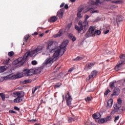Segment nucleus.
<instances>
[{
	"instance_id": "nucleus-60",
	"label": "nucleus",
	"mask_w": 125,
	"mask_h": 125,
	"mask_svg": "<svg viewBox=\"0 0 125 125\" xmlns=\"http://www.w3.org/2000/svg\"><path fill=\"white\" fill-rule=\"evenodd\" d=\"M71 2H75V1H76V0H70Z\"/></svg>"
},
{
	"instance_id": "nucleus-62",
	"label": "nucleus",
	"mask_w": 125,
	"mask_h": 125,
	"mask_svg": "<svg viewBox=\"0 0 125 125\" xmlns=\"http://www.w3.org/2000/svg\"><path fill=\"white\" fill-rule=\"evenodd\" d=\"M109 118H111V116H108L107 118H106V119H107V120H108V119H109Z\"/></svg>"
},
{
	"instance_id": "nucleus-45",
	"label": "nucleus",
	"mask_w": 125,
	"mask_h": 125,
	"mask_svg": "<svg viewBox=\"0 0 125 125\" xmlns=\"http://www.w3.org/2000/svg\"><path fill=\"white\" fill-rule=\"evenodd\" d=\"M9 113L12 114H16L17 112L16 111H14L13 110H10L9 111Z\"/></svg>"
},
{
	"instance_id": "nucleus-10",
	"label": "nucleus",
	"mask_w": 125,
	"mask_h": 125,
	"mask_svg": "<svg viewBox=\"0 0 125 125\" xmlns=\"http://www.w3.org/2000/svg\"><path fill=\"white\" fill-rule=\"evenodd\" d=\"M55 61V60L52 58H47L44 62L43 63V66H45L46 67H49Z\"/></svg>"
},
{
	"instance_id": "nucleus-57",
	"label": "nucleus",
	"mask_w": 125,
	"mask_h": 125,
	"mask_svg": "<svg viewBox=\"0 0 125 125\" xmlns=\"http://www.w3.org/2000/svg\"><path fill=\"white\" fill-rule=\"evenodd\" d=\"M65 5V3L62 2L60 6V7H63Z\"/></svg>"
},
{
	"instance_id": "nucleus-38",
	"label": "nucleus",
	"mask_w": 125,
	"mask_h": 125,
	"mask_svg": "<svg viewBox=\"0 0 125 125\" xmlns=\"http://www.w3.org/2000/svg\"><path fill=\"white\" fill-rule=\"evenodd\" d=\"M77 17L79 19H81V18H83V15H82V13H77Z\"/></svg>"
},
{
	"instance_id": "nucleus-22",
	"label": "nucleus",
	"mask_w": 125,
	"mask_h": 125,
	"mask_svg": "<svg viewBox=\"0 0 125 125\" xmlns=\"http://www.w3.org/2000/svg\"><path fill=\"white\" fill-rule=\"evenodd\" d=\"M23 76L21 73L17 74V75H14L13 76V78L14 80H16V79H21V78H22Z\"/></svg>"
},
{
	"instance_id": "nucleus-36",
	"label": "nucleus",
	"mask_w": 125,
	"mask_h": 125,
	"mask_svg": "<svg viewBox=\"0 0 125 125\" xmlns=\"http://www.w3.org/2000/svg\"><path fill=\"white\" fill-rule=\"evenodd\" d=\"M104 1H105V0H96V3H99L100 4H101V3Z\"/></svg>"
},
{
	"instance_id": "nucleus-51",
	"label": "nucleus",
	"mask_w": 125,
	"mask_h": 125,
	"mask_svg": "<svg viewBox=\"0 0 125 125\" xmlns=\"http://www.w3.org/2000/svg\"><path fill=\"white\" fill-rule=\"evenodd\" d=\"M75 70V68L74 67H71L68 70V72H73Z\"/></svg>"
},
{
	"instance_id": "nucleus-9",
	"label": "nucleus",
	"mask_w": 125,
	"mask_h": 125,
	"mask_svg": "<svg viewBox=\"0 0 125 125\" xmlns=\"http://www.w3.org/2000/svg\"><path fill=\"white\" fill-rule=\"evenodd\" d=\"M94 33V28L93 26H91L88 31L85 34V37L86 39L88 38H91V37H95V35L93 34Z\"/></svg>"
},
{
	"instance_id": "nucleus-15",
	"label": "nucleus",
	"mask_w": 125,
	"mask_h": 125,
	"mask_svg": "<svg viewBox=\"0 0 125 125\" xmlns=\"http://www.w3.org/2000/svg\"><path fill=\"white\" fill-rule=\"evenodd\" d=\"M97 74H98V72L96 70H93L91 72V74L89 75V79H93V78H95L96 76H97Z\"/></svg>"
},
{
	"instance_id": "nucleus-6",
	"label": "nucleus",
	"mask_w": 125,
	"mask_h": 125,
	"mask_svg": "<svg viewBox=\"0 0 125 125\" xmlns=\"http://www.w3.org/2000/svg\"><path fill=\"white\" fill-rule=\"evenodd\" d=\"M113 109L111 112V115H114V114H116V113H118V114H122L123 112H124V109L121 108H122V105L117 103H116L113 105Z\"/></svg>"
},
{
	"instance_id": "nucleus-37",
	"label": "nucleus",
	"mask_w": 125,
	"mask_h": 125,
	"mask_svg": "<svg viewBox=\"0 0 125 125\" xmlns=\"http://www.w3.org/2000/svg\"><path fill=\"white\" fill-rule=\"evenodd\" d=\"M8 55L10 57H12V56H13V55H14V52H13V51L9 52L8 53Z\"/></svg>"
},
{
	"instance_id": "nucleus-44",
	"label": "nucleus",
	"mask_w": 125,
	"mask_h": 125,
	"mask_svg": "<svg viewBox=\"0 0 125 125\" xmlns=\"http://www.w3.org/2000/svg\"><path fill=\"white\" fill-rule=\"evenodd\" d=\"M110 89H107L106 90V91L104 92V95H108V93H109V92H110Z\"/></svg>"
},
{
	"instance_id": "nucleus-20",
	"label": "nucleus",
	"mask_w": 125,
	"mask_h": 125,
	"mask_svg": "<svg viewBox=\"0 0 125 125\" xmlns=\"http://www.w3.org/2000/svg\"><path fill=\"white\" fill-rule=\"evenodd\" d=\"M85 58L84 56H78L77 58L73 59L75 61H81Z\"/></svg>"
},
{
	"instance_id": "nucleus-47",
	"label": "nucleus",
	"mask_w": 125,
	"mask_h": 125,
	"mask_svg": "<svg viewBox=\"0 0 125 125\" xmlns=\"http://www.w3.org/2000/svg\"><path fill=\"white\" fill-rule=\"evenodd\" d=\"M88 18H89V16H88V15H85L84 21H87V19H88Z\"/></svg>"
},
{
	"instance_id": "nucleus-7",
	"label": "nucleus",
	"mask_w": 125,
	"mask_h": 125,
	"mask_svg": "<svg viewBox=\"0 0 125 125\" xmlns=\"http://www.w3.org/2000/svg\"><path fill=\"white\" fill-rule=\"evenodd\" d=\"M120 61L117 63V65L115 67V69L116 71H118L120 69V67L122 65V64H125V54H122L120 56Z\"/></svg>"
},
{
	"instance_id": "nucleus-27",
	"label": "nucleus",
	"mask_w": 125,
	"mask_h": 125,
	"mask_svg": "<svg viewBox=\"0 0 125 125\" xmlns=\"http://www.w3.org/2000/svg\"><path fill=\"white\" fill-rule=\"evenodd\" d=\"M0 96L1 97V99L3 101L5 100V94L3 93H0Z\"/></svg>"
},
{
	"instance_id": "nucleus-31",
	"label": "nucleus",
	"mask_w": 125,
	"mask_h": 125,
	"mask_svg": "<svg viewBox=\"0 0 125 125\" xmlns=\"http://www.w3.org/2000/svg\"><path fill=\"white\" fill-rule=\"evenodd\" d=\"M29 38H30V35H27L24 37L23 41L24 42H27L28 40H29Z\"/></svg>"
},
{
	"instance_id": "nucleus-48",
	"label": "nucleus",
	"mask_w": 125,
	"mask_h": 125,
	"mask_svg": "<svg viewBox=\"0 0 125 125\" xmlns=\"http://www.w3.org/2000/svg\"><path fill=\"white\" fill-rule=\"evenodd\" d=\"M120 119V116H118L115 117L114 122L116 123Z\"/></svg>"
},
{
	"instance_id": "nucleus-30",
	"label": "nucleus",
	"mask_w": 125,
	"mask_h": 125,
	"mask_svg": "<svg viewBox=\"0 0 125 125\" xmlns=\"http://www.w3.org/2000/svg\"><path fill=\"white\" fill-rule=\"evenodd\" d=\"M72 122H76V119L72 117L69 118L68 123H72Z\"/></svg>"
},
{
	"instance_id": "nucleus-8",
	"label": "nucleus",
	"mask_w": 125,
	"mask_h": 125,
	"mask_svg": "<svg viewBox=\"0 0 125 125\" xmlns=\"http://www.w3.org/2000/svg\"><path fill=\"white\" fill-rule=\"evenodd\" d=\"M69 42H70V41H69L68 40H66L63 41L60 46V48L61 49V51L62 52V55H63V54L65 53V51L67 50V48L66 47H67V45L69 44Z\"/></svg>"
},
{
	"instance_id": "nucleus-61",
	"label": "nucleus",
	"mask_w": 125,
	"mask_h": 125,
	"mask_svg": "<svg viewBox=\"0 0 125 125\" xmlns=\"http://www.w3.org/2000/svg\"><path fill=\"white\" fill-rule=\"evenodd\" d=\"M91 79H89V75L88 76V77H87L86 80L88 81H89V80H90Z\"/></svg>"
},
{
	"instance_id": "nucleus-5",
	"label": "nucleus",
	"mask_w": 125,
	"mask_h": 125,
	"mask_svg": "<svg viewBox=\"0 0 125 125\" xmlns=\"http://www.w3.org/2000/svg\"><path fill=\"white\" fill-rule=\"evenodd\" d=\"M41 69H36L35 71L33 69H25L23 71V73L26 77H31L34 74H41Z\"/></svg>"
},
{
	"instance_id": "nucleus-17",
	"label": "nucleus",
	"mask_w": 125,
	"mask_h": 125,
	"mask_svg": "<svg viewBox=\"0 0 125 125\" xmlns=\"http://www.w3.org/2000/svg\"><path fill=\"white\" fill-rule=\"evenodd\" d=\"M124 21V17L122 16H119L116 18V22L118 25L121 23V22H123Z\"/></svg>"
},
{
	"instance_id": "nucleus-35",
	"label": "nucleus",
	"mask_w": 125,
	"mask_h": 125,
	"mask_svg": "<svg viewBox=\"0 0 125 125\" xmlns=\"http://www.w3.org/2000/svg\"><path fill=\"white\" fill-rule=\"evenodd\" d=\"M91 13H99V11L98 10H92L90 12Z\"/></svg>"
},
{
	"instance_id": "nucleus-23",
	"label": "nucleus",
	"mask_w": 125,
	"mask_h": 125,
	"mask_svg": "<svg viewBox=\"0 0 125 125\" xmlns=\"http://www.w3.org/2000/svg\"><path fill=\"white\" fill-rule=\"evenodd\" d=\"M106 122H108V120L106 118H101L98 121L99 124H104Z\"/></svg>"
},
{
	"instance_id": "nucleus-54",
	"label": "nucleus",
	"mask_w": 125,
	"mask_h": 125,
	"mask_svg": "<svg viewBox=\"0 0 125 125\" xmlns=\"http://www.w3.org/2000/svg\"><path fill=\"white\" fill-rule=\"evenodd\" d=\"M89 64H90L92 67L95 65V62H89Z\"/></svg>"
},
{
	"instance_id": "nucleus-33",
	"label": "nucleus",
	"mask_w": 125,
	"mask_h": 125,
	"mask_svg": "<svg viewBox=\"0 0 125 125\" xmlns=\"http://www.w3.org/2000/svg\"><path fill=\"white\" fill-rule=\"evenodd\" d=\"M95 35H96V36H100V35H101V31L99 30H96L95 31Z\"/></svg>"
},
{
	"instance_id": "nucleus-11",
	"label": "nucleus",
	"mask_w": 125,
	"mask_h": 125,
	"mask_svg": "<svg viewBox=\"0 0 125 125\" xmlns=\"http://www.w3.org/2000/svg\"><path fill=\"white\" fill-rule=\"evenodd\" d=\"M67 95L68 96V97L66 98V105L68 106V107H71V106H72V100H73V99L70 94V92L68 91Z\"/></svg>"
},
{
	"instance_id": "nucleus-18",
	"label": "nucleus",
	"mask_w": 125,
	"mask_h": 125,
	"mask_svg": "<svg viewBox=\"0 0 125 125\" xmlns=\"http://www.w3.org/2000/svg\"><path fill=\"white\" fill-rule=\"evenodd\" d=\"M68 37L69 39H70V40L72 41L73 42H76V41L77 40V38L75 36H74L73 34L70 33L68 34Z\"/></svg>"
},
{
	"instance_id": "nucleus-52",
	"label": "nucleus",
	"mask_w": 125,
	"mask_h": 125,
	"mask_svg": "<svg viewBox=\"0 0 125 125\" xmlns=\"http://www.w3.org/2000/svg\"><path fill=\"white\" fill-rule=\"evenodd\" d=\"M29 122H30L31 123H34L35 122H37V120H36V119H32V120H29Z\"/></svg>"
},
{
	"instance_id": "nucleus-26",
	"label": "nucleus",
	"mask_w": 125,
	"mask_h": 125,
	"mask_svg": "<svg viewBox=\"0 0 125 125\" xmlns=\"http://www.w3.org/2000/svg\"><path fill=\"white\" fill-rule=\"evenodd\" d=\"M6 70V68L4 66H0V73H3Z\"/></svg>"
},
{
	"instance_id": "nucleus-19",
	"label": "nucleus",
	"mask_w": 125,
	"mask_h": 125,
	"mask_svg": "<svg viewBox=\"0 0 125 125\" xmlns=\"http://www.w3.org/2000/svg\"><path fill=\"white\" fill-rule=\"evenodd\" d=\"M58 19V18L57 17L53 16L48 20V22H50V23H53L55 22V21H57Z\"/></svg>"
},
{
	"instance_id": "nucleus-53",
	"label": "nucleus",
	"mask_w": 125,
	"mask_h": 125,
	"mask_svg": "<svg viewBox=\"0 0 125 125\" xmlns=\"http://www.w3.org/2000/svg\"><path fill=\"white\" fill-rule=\"evenodd\" d=\"M42 87V85H39V86H35V88H36V89H40V88Z\"/></svg>"
},
{
	"instance_id": "nucleus-40",
	"label": "nucleus",
	"mask_w": 125,
	"mask_h": 125,
	"mask_svg": "<svg viewBox=\"0 0 125 125\" xmlns=\"http://www.w3.org/2000/svg\"><path fill=\"white\" fill-rule=\"evenodd\" d=\"M60 86H61V83H58L55 85L56 88H59Z\"/></svg>"
},
{
	"instance_id": "nucleus-32",
	"label": "nucleus",
	"mask_w": 125,
	"mask_h": 125,
	"mask_svg": "<svg viewBox=\"0 0 125 125\" xmlns=\"http://www.w3.org/2000/svg\"><path fill=\"white\" fill-rule=\"evenodd\" d=\"M32 83V80H25L23 82V84H25L26 83Z\"/></svg>"
},
{
	"instance_id": "nucleus-50",
	"label": "nucleus",
	"mask_w": 125,
	"mask_h": 125,
	"mask_svg": "<svg viewBox=\"0 0 125 125\" xmlns=\"http://www.w3.org/2000/svg\"><path fill=\"white\" fill-rule=\"evenodd\" d=\"M14 108L15 110H16L17 111H20V108L18 106H15Z\"/></svg>"
},
{
	"instance_id": "nucleus-2",
	"label": "nucleus",
	"mask_w": 125,
	"mask_h": 125,
	"mask_svg": "<svg viewBox=\"0 0 125 125\" xmlns=\"http://www.w3.org/2000/svg\"><path fill=\"white\" fill-rule=\"evenodd\" d=\"M55 43H57L55 41L53 40L49 41L47 43V46L46 47V50L49 51L50 53H53V57L55 60H57V58H58V56L59 55H62V53H63L62 51H61V49H59L58 46H54Z\"/></svg>"
},
{
	"instance_id": "nucleus-34",
	"label": "nucleus",
	"mask_w": 125,
	"mask_h": 125,
	"mask_svg": "<svg viewBox=\"0 0 125 125\" xmlns=\"http://www.w3.org/2000/svg\"><path fill=\"white\" fill-rule=\"evenodd\" d=\"M117 104H119L122 106V103H123V100H121V98H119L117 100Z\"/></svg>"
},
{
	"instance_id": "nucleus-43",
	"label": "nucleus",
	"mask_w": 125,
	"mask_h": 125,
	"mask_svg": "<svg viewBox=\"0 0 125 125\" xmlns=\"http://www.w3.org/2000/svg\"><path fill=\"white\" fill-rule=\"evenodd\" d=\"M37 90V88L35 87H33L32 88V94H35V92H36V91Z\"/></svg>"
},
{
	"instance_id": "nucleus-12",
	"label": "nucleus",
	"mask_w": 125,
	"mask_h": 125,
	"mask_svg": "<svg viewBox=\"0 0 125 125\" xmlns=\"http://www.w3.org/2000/svg\"><path fill=\"white\" fill-rule=\"evenodd\" d=\"M64 11H65V9L62 8L57 12V16L60 18V19L63 18V15H64Z\"/></svg>"
},
{
	"instance_id": "nucleus-14",
	"label": "nucleus",
	"mask_w": 125,
	"mask_h": 125,
	"mask_svg": "<svg viewBox=\"0 0 125 125\" xmlns=\"http://www.w3.org/2000/svg\"><path fill=\"white\" fill-rule=\"evenodd\" d=\"M113 99H110L107 102L106 108L107 109H111L112 108V105H113Z\"/></svg>"
},
{
	"instance_id": "nucleus-21",
	"label": "nucleus",
	"mask_w": 125,
	"mask_h": 125,
	"mask_svg": "<svg viewBox=\"0 0 125 125\" xmlns=\"http://www.w3.org/2000/svg\"><path fill=\"white\" fill-rule=\"evenodd\" d=\"M117 83V81L114 80L109 83V86L111 89H113L115 87V83Z\"/></svg>"
},
{
	"instance_id": "nucleus-56",
	"label": "nucleus",
	"mask_w": 125,
	"mask_h": 125,
	"mask_svg": "<svg viewBox=\"0 0 125 125\" xmlns=\"http://www.w3.org/2000/svg\"><path fill=\"white\" fill-rule=\"evenodd\" d=\"M109 32H110V30H106V31H105L104 32V35H107V34H108V33H109Z\"/></svg>"
},
{
	"instance_id": "nucleus-58",
	"label": "nucleus",
	"mask_w": 125,
	"mask_h": 125,
	"mask_svg": "<svg viewBox=\"0 0 125 125\" xmlns=\"http://www.w3.org/2000/svg\"><path fill=\"white\" fill-rule=\"evenodd\" d=\"M72 26V23H69L67 25V27L70 29L71 28V26Z\"/></svg>"
},
{
	"instance_id": "nucleus-16",
	"label": "nucleus",
	"mask_w": 125,
	"mask_h": 125,
	"mask_svg": "<svg viewBox=\"0 0 125 125\" xmlns=\"http://www.w3.org/2000/svg\"><path fill=\"white\" fill-rule=\"evenodd\" d=\"M93 119L94 120H98V119H100L101 118V114L100 112H97L92 115Z\"/></svg>"
},
{
	"instance_id": "nucleus-63",
	"label": "nucleus",
	"mask_w": 125,
	"mask_h": 125,
	"mask_svg": "<svg viewBox=\"0 0 125 125\" xmlns=\"http://www.w3.org/2000/svg\"><path fill=\"white\" fill-rule=\"evenodd\" d=\"M34 125H41L40 124L35 123Z\"/></svg>"
},
{
	"instance_id": "nucleus-42",
	"label": "nucleus",
	"mask_w": 125,
	"mask_h": 125,
	"mask_svg": "<svg viewBox=\"0 0 125 125\" xmlns=\"http://www.w3.org/2000/svg\"><path fill=\"white\" fill-rule=\"evenodd\" d=\"M116 7H117V6H116L115 5H111L110 6V9L113 10V9H115V8H116Z\"/></svg>"
},
{
	"instance_id": "nucleus-46",
	"label": "nucleus",
	"mask_w": 125,
	"mask_h": 125,
	"mask_svg": "<svg viewBox=\"0 0 125 125\" xmlns=\"http://www.w3.org/2000/svg\"><path fill=\"white\" fill-rule=\"evenodd\" d=\"M32 65H37V64H38V62H37V61H33L32 62Z\"/></svg>"
},
{
	"instance_id": "nucleus-49",
	"label": "nucleus",
	"mask_w": 125,
	"mask_h": 125,
	"mask_svg": "<svg viewBox=\"0 0 125 125\" xmlns=\"http://www.w3.org/2000/svg\"><path fill=\"white\" fill-rule=\"evenodd\" d=\"M8 62H9V60H7L6 61H4L3 63L4 64H5V65H8Z\"/></svg>"
},
{
	"instance_id": "nucleus-13",
	"label": "nucleus",
	"mask_w": 125,
	"mask_h": 125,
	"mask_svg": "<svg viewBox=\"0 0 125 125\" xmlns=\"http://www.w3.org/2000/svg\"><path fill=\"white\" fill-rule=\"evenodd\" d=\"M120 94V89L118 88H115L113 91V93L111 95V97L118 96Z\"/></svg>"
},
{
	"instance_id": "nucleus-41",
	"label": "nucleus",
	"mask_w": 125,
	"mask_h": 125,
	"mask_svg": "<svg viewBox=\"0 0 125 125\" xmlns=\"http://www.w3.org/2000/svg\"><path fill=\"white\" fill-rule=\"evenodd\" d=\"M83 7H82L81 8H79L78 10L77 13H82V11H83Z\"/></svg>"
},
{
	"instance_id": "nucleus-25",
	"label": "nucleus",
	"mask_w": 125,
	"mask_h": 125,
	"mask_svg": "<svg viewBox=\"0 0 125 125\" xmlns=\"http://www.w3.org/2000/svg\"><path fill=\"white\" fill-rule=\"evenodd\" d=\"M113 3H116V4H121V3H123L124 1L122 0H117L116 1H113Z\"/></svg>"
},
{
	"instance_id": "nucleus-39",
	"label": "nucleus",
	"mask_w": 125,
	"mask_h": 125,
	"mask_svg": "<svg viewBox=\"0 0 125 125\" xmlns=\"http://www.w3.org/2000/svg\"><path fill=\"white\" fill-rule=\"evenodd\" d=\"M85 101L86 102H90L91 101V99L89 97H87L86 98H85Z\"/></svg>"
},
{
	"instance_id": "nucleus-55",
	"label": "nucleus",
	"mask_w": 125,
	"mask_h": 125,
	"mask_svg": "<svg viewBox=\"0 0 125 125\" xmlns=\"http://www.w3.org/2000/svg\"><path fill=\"white\" fill-rule=\"evenodd\" d=\"M64 8L65 9H68V8H69V6L68 5V4H65Z\"/></svg>"
},
{
	"instance_id": "nucleus-64",
	"label": "nucleus",
	"mask_w": 125,
	"mask_h": 125,
	"mask_svg": "<svg viewBox=\"0 0 125 125\" xmlns=\"http://www.w3.org/2000/svg\"><path fill=\"white\" fill-rule=\"evenodd\" d=\"M54 125H60V124L59 123H57V124H54Z\"/></svg>"
},
{
	"instance_id": "nucleus-3",
	"label": "nucleus",
	"mask_w": 125,
	"mask_h": 125,
	"mask_svg": "<svg viewBox=\"0 0 125 125\" xmlns=\"http://www.w3.org/2000/svg\"><path fill=\"white\" fill-rule=\"evenodd\" d=\"M78 25L80 26H79L77 25H75V29L78 31V34H81V32H82L83 30V33H84L87 29H88V21H84L83 22L82 20L79 21Z\"/></svg>"
},
{
	"instance_id": "nucleus-28",
	"label": "nucleus",
	"mask_w": 125,
	"mask_h": 125,
	"mask_svg": "<svg viewBox=\"0 0 125 125\" xmlns=\"http://www.w3.org/2000/svg\"><path fill=\"white\" fill-rule=\"evenodd\" d=\"M92 68V66H91L89 63H88L86 65L84 69L85 70H88V69H91Z\"/></svg>"
},
{
	"instance_id": "nucleus-1",
	"label": "nucleus",
	"mask_w": 125,
	"mask_h": 125,
	"mask_svg": "<svg viewBox=\"0 0 125 125\" xmlns=\"http://www.w3.org/2000/svg\"><path fill=\"white\" fill-rule=\"evenodd\" d=\"M42 48L37 47L33 51H28L26 52L23 56V57L19 58L17 61H15L14 62L16 65L20 63L21 65H23L24 63H26L28 61V57H35L37 56L39 53L42 52Z\"/></svg>"
},
{
	"instance_id": "nucleus-4",
	"label": "nucleus",
	"mask_w": 125,
	"mask_h": 125,
	"mask_svg": "<svg viewBox=\"0 0 125 125\" xmlns=\"http://www.w3.org/2000/svg\"><path fill=\"white\" fill-rule=\"evenodd\" d=\"M15 97L17 98L14 100L15 103H20L21 101H23L24 99V96H25V93L23 91H17L13 93Z\"/></svg>"
},
{
	"instance_id": "nucleus-59",
	"label": "nucleus",
	"mask_w": 125,
	"mask_h": 125,
	"mask_svg": "<svg viewBox=\"0 0 125 125\" xmlns=\"http://www.w3.org/2000/svg\"><path fill=\"white\" fill-rule=\"evenodd\" d=\"M38 34H39V33H38V32H35L34 33V34H32V35H34V36H37V35H38Z\"/></svg>"
},
{
	"instance_id": "nucleus-24",
	"label": "nucleus",
	"mask_w": 125,
	"mask_h": 125,
	"mask_svg": "<svg viewBox=\"0 0 125 125\" xmlns=\"http://www.w3.org/2000/svg\"><path fill=\"white\" fill-rule=\"evenodd\" d=\"M62 35H63V32H62V31L60 30L58 34H57L55 35H54V37L55 38H59V37H61V36H62Z\"/></svg>"
},
{
	"instance_id": "nucleus-29",
	"label": "nucleus",
	"mask_w": 125,
	"mask_h": 125,
	"mask_svg": "<svg viewBox=\"0 0 125 125\" xmlns=\"http://www.w3.org/2000/svg\"><path fill=\"white\" fill-rule=\"evenodd\" d=\"M88 8L89 10H91V9H94V8H95V5L91 4L89 6H88Z\"/></svg>"
}]
</instances>
